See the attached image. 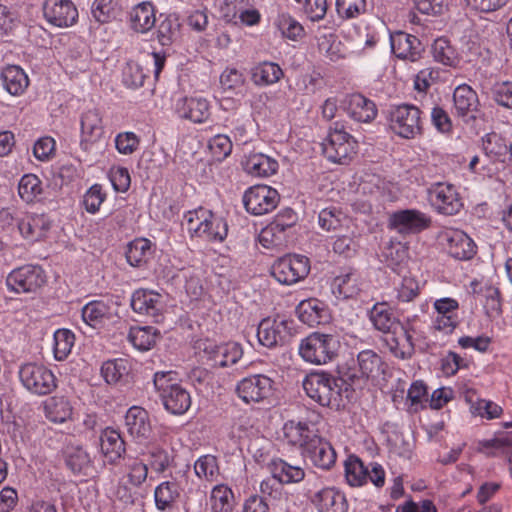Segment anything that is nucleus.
Masks as SVG:
<instances>
[{
    "label": "nucleus",
    "mask_w": 512,
    "mask_h": 512,
    "mask_svg": "<svg viewBox=\"0 0 512 512\" xmlns=\"http://www.w3.org/2000/svg\"><path fill=\"white\" fill-rule=\"evenodd\" d=\"M283 434L287 443L299 447L302 456L313 466L329 470L335 465L336 451L329 441L317 433L314 424L290 420L284 424Z\"/></svg>",
    "instance_id": "nucleus-1"
},
{
    "label": "nucleus",
    "mask_w": 512,
    "mask_h": 512,
    "mask_svg": "<svg viewBox=\"0 0 512 512\" xmlns=\"http://www.w3.org/2000/svg\"><path fill=\"white\" fill-rule=\"evenodd\" d=\"M345 382L330 373L320 371L307 374L302 382L306 395L322 407L338 410L344 406Z\"/></svg>",
    "instance_id": "nucleus-2"
},
{
    "label": "nucleus",
    "mask_w": 512,
    "mask_h": 512,
    "mask_svg": "<svg viewBox=\"0 0 512 512\" xmlns=\"http://www.w3.org/2000/svg\"><path fill=\"white\" fill-rule=\"evenodd\" d=\"M154 387L164 408L173 415H183L191 406L190 393L177 382V372L158 371L153 377Z\"/></svg>",
    "instance_id": "nucleus-3"
},
{
    "label": "nucleus",
    "mask_w": 512,
    "mask_h": 512,
    "mask_svg": "<svg viewBox=\"0 0 512 512\" xmlns=\"http://www.w3.org/2000/svg\"><path fill=\"white\" fill-rule=\"evenodd\" d=\"M340 347L336 335L313 332L302 339L299 354L306 362L323 365L336 359Z\"/></svg>",
    "instance_id": "nucleus-4"
},
{
    "label": "nucleus",
    "mask_w": 512,
    "mask_h": 512,
    "mask_svg": "<svg viewBox=\"0 0 512 512\" xmlns=\"http://www.w3.org/2000/svg\"><path fill=\"white\" fill-rule=\"evenodd\" d=\"M187 230L193 235L209 241H223L228 234L225 219L213 212L200 208L185 215Z\"/></svg>",
    "instance_id": "nucleus-5"
},
{
    "label": "nucleus",
    "mask_w": 512,
    "mask_h": 512,
    "mask_svg": "<svg viewBox=\"0 0 512 512\" xmlns=\"http://www.w3.org/2000/svg\"><path fill=\"white\" fill-rule=\"evenodd\" d=\"M357 142L354 138L344 131L343 126L335 127L330 130L327 139L322 143V151L326 158L338 164H348L356 154Z\"/></svg>",
    "instance_id": "nucleus-6"
},
{
    "label": "nucleus",
    "mask_w": 512,
    "mask_h": 512,
    "mask_svg": "<svg viewBox=\"0 0 512 512\" xmlns=\"http://www.w3.org/2000/svg\"><path fill=\"white\" fill-rule=\"evenodd\" d=\"M419 329L415 320L408 318L384 337V342L390 353L397 359H411L415 353V337Z\"/></svg>",
    "instance_id": "nucleus-7"
},
{
    "label": "nucleus",
    "mask_w": 512,
    "mask_h": 512,
    "mask_svg": "<svg viewBox=\"0 0 512 512\" xmlns=\"http://www.w3.org/2000/svg\"><path fill=\"white\" fill-rule=\"evenodd\" d=\"M389 126L398 136L413 139L422 134L421 111L411 104L392 107L389 112Z\"/></svg>",
    "instance_id": "nucleus-8"
},
{
    "label": "nucleus",
    "mask_w": 512,
    "mask_h": 512,
    "mask_svg": "<svg viewBox=\"0 0 512 512\" xmlns=\"http://www.w3.org/2000/svg\"><path fill=\"white\" fill-rule=\"evenodd\" d=\"M19 378L28 391L37 395H47L56 388L54 374L42 364H23L19 369Z\"/></svg>",
    "instance_id": "nucleus-9"
},
{
    "label": "nucleus",
    "mask_w": 512,
    "mask_h": 512,
    "mask_svg": "<svg viewBox=\"0 0 512 512\" xmlns=\"http://www.w3.org/2000/svg\"><path fill=\"white\" fill-rule=\"evenodd\" d=\"M310 271L309 259L303 255H286L271 267L272 276L281 284L292 285L304 279Z\"/></svg>",
    "instance_id": "nucleus-10"
},
{
    "label": "nucleus",
    "mask_w": 512,
    "mask_h": 512,
    "mask_svg": "<svg viewBox=\"0 0 512 512\" xmlns=\"http://www.w3.org/2000/svg\"><path fill=\"white\" fill-rule=\"evenodd\" d=\"M46 283L44 270L38 265H24L12 270L6 284L16 293H35Z\"/></svg>",
    "instance_id": "nucleus-11"
},
{
    "label": "nucleus",
    "mask_w": 512,
    "mask_h": 512,
    "mask_svg": "<svg viewBox=\"0 0 512 512\" xmlns=\"http://www.w3.org/2000/svg\"><path fill=\"white\" fill-rule=\"evenodd\" d=\"M275 382L264 374H254L240 380L235 392L246 404L260 403L273 395Z\"/></svg>",
    "instance_id": "nucleus-12"
},
{
    "label": "nucleus",
    "mask_w": 512,
    "mask_h": 512,
    "mask_svg": "<svg viewBox=\"0 0 512 512\" xmlns=\"http://www.w3.org/2000/svg\"><path fill=\"white\" fill-rule=\"evenodd\" d=\"M431 218L416 209H404L392 213L388 227L401 235L417 234L431 226Z\"/></svg>",
    "instance_id": "nucleus-13"
},
{
    "label": "nucleus",
    "mask_w": 512,
    "mask_h": 512,
    "mask_svg": "<svg viewBox=\"0 0 512 512\" xmlns=\"http://www.w3.org/2000/svg\"><path fill=\"white\" fill-rule=\"evenodd\" d=\"M280 196L276 189L266 185L250 187L243 195L246 211L253 215H263L275 209Z\"/></svg>",
    "instance_id": "nucleus-14"
},
{
    "label": "nucleus",
    "mask_w": 512,
    "mask_h": 512,
    "mask_svg": "<svg viewBox=\"0 0 512 512\" xmlns=\"http://www.w3.org/2000/svg\"><path fill=\"white\" fill-rule=\"evenodd\" d=\"M430 201L441 214L455 215L463 207L462 200L452 184L437 183L430 190Z\"/></svg>",
    "instance_id": "nucleus-15"
},
{
    "label": "nucleus",
    "mask_w": 512,
    "mask_h": 512,
    "mask_svg": "<svg viewBox=\"0 0 512 512\" xmlns=\"http://www.w3.org/2000/svg\"><path fill=\"white\" fill-rule=\"evenodd\" d=\"M43 14L50 24L60 28L72 26L78 18V10L71 0H46Z\"/></svg>",
    "instance_id": "nucleus-16"
},
{
    "label": "nucleus",
    "mask_w": 512,
    "mask_h": 512,
    "mask_svg": "<svg viewBox=\"0 0 512 512\" xmlns=\"http://www.w3.org/2000/svg\"><path fill=\"white\" fill-rule=\"evenodd\" d=\"M203 352L214 366L221 368L236 364L243 355L241 345L232 341L220 344L208 342L205 344Z\"/></svg>",
    "instance_id": "nucleus-17"
},
{
    "label": "nucleus",
    "mask_w": 512,
    "mask_h": 512,
    "mask_svg": "<svg viewBox=\"0 0 512 512\" xmlns=\"http://www.w3.org/2000/svg\"><path fill=\"white\" fill-rule=\"evenodd\" d=\"M390 43L393 54L399 59L416 62L422 57L424 47L414 35L398 31L391 34Z\"/></svg>",
    "instance_id": "nucleus-18"
},
{
    "label": "nucleus",
    "mask_w": 512,
    "mask_h": 512,
    "mask_svg": "<svg viewBox=\"0 0 512 512\" xmlns=\"http://www.w3.org/2000/svg\"><path fill=\"white\" fill-rule=\"evenodd\" d=\"M289 336L288 323L285 320L265 318L257 328L259 343L267 348L283 345Z\"/></svg>",
    "instance_id": "nucleus-19"
},
{
    "label": "nucleus",
    "mask_w": 512,
    "mask_h": 512,
    "mask_svg": "<svg viewBox=\"0 0 512 512\" xmlns=\"http://www.w3.org/2000/svg\"><path fill=\"white\" fill-rule=\"evenodd\" d=\"M447 242L448 254L457 260H469L476 254L474 241L463 231L448 230L442 236Z\"/></svg>",
    "instance_id": "nucleus-20"
},
{
    "label": "nucleus",
    "mask_w": 512,
    "mask_h": 512,
    "mask_svg": "<svg viewBox=\"0 0 512 512\" xmlns=\"http://www.w3.org/2000/svg\"><path fill=\"white\" fill-rule=\"evenodd\" d=\"M131 307L134 312L158 321L163 309L162 297L155 291L138 289L132 294Z\"/></svg>",
    "instance_id": "nucleus-21"
},
{
    "label": "nucleus",
    "mask_w": 512,
    "mask_h": 512,
    "mask_svg": "<svg viewBox=\"0 0 512 512\" xmlns=\"http://www.w3.org/2000/svg\"><path fill=\"white\" fill-rule=\"evenodd\" d=\"M81 141L80 146L84 151H89L92 144L96 143L104 133L101 113L98 109H89L81 115Z\"/></svg>",
    "instance_id": "nucleus-22"
},
{
    "label": "nucleus",
    "mask_w": 512,
    "mask_h": 512,
    "mask_svg": "<svg viewBox=\"0 0 512 512\" xmlns=\"http://www.w3.org/2000/svg\"><path fill=\"white\" fill-rule=\"evenodd\" d=\"M125 428L135 440L148 439L152 431L148 412L140 406L130 407L125 415Z\"/></svg>",
    "instance_id": "nucleus-23"
},
{
    "label": "nucleus",
    "mask_w": 512,
    "mask_h": 512,
    "mask_svg": "<svg viewBox=\"0 0 512 512\" xmlns=\"http://www.w3.org/2000/svg\"><path fill=\"white\" fill-rule=\"evenodd\" d=\"M454 108L465 122L476 119L479 100L476 92L467 84L456 87L453 93Z\"/></svg>",
    "instance_id": "nucleus-24"
},
{
    "label": "nucleus",
    "mask_w": 512,
    "mask_h": 512,
    "mask_svg": "<svg viewBox=\"0 0 512 512\" xmlns=\"http://www.w3.org/2000/svg\"><path fill=\"white\" fill-rule=\"evenodd\" d=\"M176 113L195 123H203L210 116L209 102L201 97H183L177 100Z\"/></svg>",
    "instance_id": "nucleus-25"
},
{
    "label": "nucleus",
    "mask_w": 512,
    "mask_h": 512,
    "mask_svg": "<svg viewBox=\"0 0 512 512\" xmlns=\"http://www.w3.org/2000/svg\"><path fill=\"white\" fill-rule=\"evenodd\" d=\"M345 109L353 120L362 123H370L378 113L376 104L360 93L347 96Z\"/></svg>",
    "instance_id": "nucleus-26"
},
{
    "label": "nucleus",
    "mask_w": 512,
    "mask_h": 512,
    "mask_svg": "<svg viewBox=\"0 0 512 512\" xmlns=\"http://www.w3.org/2000/svg\"><path fill=\"white\" fill-rule=\"evenodd\" d=\"M101 451L107 462L116 465L124 458L126 453V444L120 432L107 427L100 436Z\"/></svg>",
    "instance_id": "nucleus-27"
},
{
    "label": "nucleus",
    "mask_w": 512,
    "mask_h": 512,
    "mask_svg": "<svg viewBox=\"0 0 512 512\" xmlns=\"http://www.w3.org/2000/svg\"><path fill=\"white\" fill-rule=\"evenodd\" d=\"M51 220L46 214H26L18 222L22 236L30 241H39L46 237L51 228Z\"/></svg>",
    "instance_id": "nucleus-28"
},
{
    "label": "nucleus",
    "mask_w": 512,
    "mask_h": 512,
    "mask_svg": "<svg viewBox=\"0 0 512 512\" xmlns=\"http://www.w3.org/2000/svg\"><path fill=\"white\" fill-rule=\"evenodd\" d=\"M296 313L299 320L310 327L327 323L329 320L327 306L316 298L301 301L296 308Z\"/></svg>",
    "instance_id": "nucleus-29"
},
{
    "label": "nucleus",
    "mask_w": 512,
    "mask_h": 512,
    "mask_svg": "<svg viewBox=\"0 0 512 512\" xmlns=\"http://www.w3.org/2000/svg\"><path fill=\"white\" fill-rule=\"evenodd\" d=\"M331 289L338 299L355 297L361 291L360 275L351 268L344 269L333 279Z\"/></svg>",
    "instance_id": "nucleus-30"
},
{
    "label": "nucleus",
    "mask_w": 512,
    "mask_h": 512,
    "mask_svg": "<svg viewBox=\"0 0 512 512\" xmlns=\"http://www.w3.org/2000/svg\"><path fill=\"white\" fill-rule=\"evenodd\" d=\"M312 503L318 512H347L346 497L334 488H324L318 491L312 498Z\"/></svg>",
    "instance_id": "nucleus-31"
},
{
    "label": "nucleus",
    "mask_w": 512,
    "mask_h": 512,
    "mask_svg": "<svg viewBox=\"0 0 512 512\" xmlns=\"http://www.w3.org/2000/svg\"><path fill=\"white\" fill-rule=\"evenodd\" d=\"M385 370V364L380 355L375 351L367 349L358 353L357 355V372L359 375L354 377L361 379H376Z\"/></svg>",
    "instance_id": "nucleus-32"
},
{
    "label": "nucleus",
    "mask_w": 512,
    "mask_h": 512,
    "mask_svg": "<svg viewBox=\"0 0 512 512\" xmlns=\"http://www.w3.org/2000/svg\"><path fill=\"white\" fill-rule=\"evenodd\" d=\"M369 319L373 327L387 336L401 321L395 316L387 303H376L369 312Z\"/></svg>",
    "instance_id": "nucleus-33"
},
{
    "label": "nucleus",
    "mask_w": 512,
    "mask_h": 512,
    "mask_svg": "<svg viewBox=\"0 0 512 512\" xmlns=\"http://www.w3.org/2000/svg\"><path fill=\"white\" fill-rule=\"evenodd\" d=\"M66 467L73 474L87 475L92 466L89 453L80 445H67L63 451Z\"/></svg>",
    "instance_id": "nucleus-34"
},
{
    "label": "nucleus",
    "mask_w": 512,
    "mask_h": 512,
    "mask_svg": "<svg viewBox=\"0 0 512 512\" xmlns=\"http://www.w3.org/2000/svg\"><path fill=\"white\" fill-rule=\"evenodd\" d=\"M244 170L256 177H268L276 173L278 162L262 153H252L243 162Z\"/></svg>",
    "instance_id": "nucleus-35"
},
{
    "label": "nucleus",
    "mask_w": 512,
    "mask_h": 512,
    "mask_svg": "<svg viewBox=\"0 0 512 512\" xmlns=\"http://www.w3.org/2000/svg\"><path fill=\"white\" fill-rule=\"evenodd\" d=\"M269 469L273 477L282 484L299 483L305 478L302 467L291 465L281 458H275L269 463Z\"/></svg>",
    "instance_id": "nucleus-36"
},
{
    "label": "nucleus",
    "mask_w": 512,
    "mask_h": 512,
    "mask_svg": "<svg viewBox=\"0 0 512 512\" xmlns=\"http://www.w3.org/2000/svg\"><path fill=\"white\" fill-rule=\"evenodd\" d=\"M433 59L447 67L457 68L461 63V56L457 49L445 37L434 40L431 46Z\"/></svg>",
    "instance_id": "nucleus-37"
},
{
    "label": "nucleus",
    "mask_w": 512,
    "mask_h": 512,
    "mask_svg": "<svg viewBox=\"0 0 512 512\" xmlns=\"http://www.w3.org/2000/svg\"><path fill=\"white\" fill-rule=\"evenodd\" d=\"M155 22V9L150 2H142L130 12L131 27L136 32H148L154 27Z\"/></svg>",
    "instance_id": "nucleus-38"
},
{
    "label": "nucleus",
    "mask_w": 512,
    "mask_h": 512,
    "mask_svg": "<svg viewBox=\"0 0 512 512\" xmlns=\"http://www.w3.org/2000/svg\"><path fill=\"white\" fill-rule=\"evenodd\" d=\"M284 73L281 67L274 62L263 61L251 69V80L257 86H269L277 83Z\"/></svg>",
    "instance_id": "nucleus-39"
},
{
    "label": "nucleus",
    "mask_w": 512,
    "mask_h": 512,
    "mask_svg": "<svg viewBox=\"0 0 512 512\" xmlns=\"http://www.w3.org/2000/svg\"><path fill=\"white\" fill-rule=\"evenodd\" d=\"M1 79L7 92L15 96L22 94L29 84L25 72L15 65L4 68L1 73Z\"/></svg>",
    "instance_id": "nucleus-40"
},
{
    "label": "nucleus",
    "mask_w": 512,
    "mask_h": 512,
    "mask_svg": "<svg viewBox=\"0 0 512 512\" xmlns=\"http://www.w3.org/2000/svg\"><path fill=\"white\" fill-rule=\"evenodd\" d=\"M180 497V488L175 481H164L154 491L155 505L158 510L168 511L172 509Z\"/></svg>",
    "instance_id": "nucleus-41"
},
{
    "label": "nucleus",
    "mask_w": 512,
    "mask_h": 512,
    "mask_svg": "<svg viewBox=\"0 0 512 512\" xmlns=\"http://www.w3.org/2000/svg\"><path fill=\"white\" fill-rule=\"evenodd\" d=\"M151 242L145 238H138L130 242L126 250L127 262L133 267H141L152 256Z\"/></svg>",
    "instance_id": "nucleus-42"
},
{
    "label": "nucleus",
    "mask_w": 512,
    "mask_h": 512,
    "mask_svg": "<svg viewBox=\"0 0 512 512\" xmlns=\"http://www.w3.org/2000/svg\"><path fill=\"white\" fill-rule=\"evenodd\" d=\"M47 417L55 423H63L72 415V406L64 396H54L45 404Z\"/></svg>",
    "instance_id": "nucleus-43"
},
{
    "label": "nucleus",
    "mask_w": 512,
    "mask_h": 512,
    "mask_svg": "<svg viewBox=\"0 0 512 512\" xmlns=\"http://www.w3.org/2000/svg\"><path fill=\"white\" fill-rule=\"evenodd\" d=\"M368 467L362 460L350 455L345 461V478L350 486L358 487L367 482Z\"/></svg>",
    "instance_id": "nucleus-44"
},
{
    "label": "nucleus",
    "mask_w": 512,
    "mask_h": 512,
    "mask_svg": "<svg viewBox=\"0 0 512 512\" xmlns=\"http://www.w3.org/2000/svg\"><path fill=\"white\" fill-rule=\"evenodd\" d=\"M125 471L128 483L140 488L148 477V464L137 457H129L125 462Z\"/></svg>",
    "instance_id": "nucleus-45"
},
{
    "label": "nucleus",
    "mask_w": 512,
    "mask_h": 512,
    "mask_svg": "<svg viewBox=\"0 0 512 512\" xmlns=\"http://www.w3.org/2000/svg\"><path fill=\"white\" fill-rule=\"evenodd\" d=\"M129 370V363L125 359L108 360L101 366V375L107 384L114 385L121 382Z\"/></svg>",
    "instance_id": "nucleus-46"
},
{
    "label": "nucleus",
    "mask_w": 512,
    "mask_h": 512,
    "mask_svg": "<svg viewBox=\"0 0 512 512\" xmlns=\"http://www.w3.org/2000/svg\"><path fill=\"white\" fill-rule=\"evenodd\" d=\"M479 449L481 451L495 450L505 454L508 457L510 471L512 473V432L502 433L495 436L493 439L483 440L479 442Z\"/></svg>",
    "instance_id": "nucleus-47"
},
{
    "label": "nucleus",
    "mask_w": 512,
    "mask_h": 512,
    "mask_svg": "<svg viewBox=\"0 0 512 512\" xmlns=\"http://www.w3.org/2000/svg\"><path fill=\"white\" fill-rule=\"evenodd\" d=\"M111 307L103 301H91L82 308V318L90 326L95 327L103 319L110 318Z\"/></svg>",
    "instance_id": "nucleus-48"
},
{
    "label": "nucleus",
    "mask_w": 512,
    "mask_h": 512,
    "mask_svg": "<svg viewBox=\"0 0 512 512\" xmlns=\"http://www.w3.org/2000/svg\"><path fill=\"white\" fill-rule=\"evenodd\" d=\"M128 339L135 348L146 351L155 345L156 332L150 326L132 327L129 331Z\"/></svg>",
    "instance_id": "nucleus-49"
},
{
    "label": "nucleus",
    "mask_w": 512,
    "mask_h": 512,
    "mask_svg": "<svg viewBox=\"0 0 512 512\" xmlns=\"http://www.w3.org/2000/svg\"><path fill=\"white\" fill-rule=\"evenodd\" d=\"M18 193L21 199L27 203L35 201L42 194L41 180L34 174H25L20 179Z\"/></svg>",
    "instance_id": "nucleus-50"
},
{
    "label": "nucleus",
    "mask_w": 512,
    "mask_h": 512,
    "mask_svg": "<svg viewBox=\"0 0 512 512\" xmlns=\"http://www.w3.org/2000/svg\"><path fill=\"white\" fill-rule=\"evenodd\" d=\"M194 471L199 478L209 482L217 481L220 475L217 458L210 454L199 457L194 464Z\"/></svg>",
    "instance_id": "nucleus-51"
},
{
    "label": "nucleus",
    "mask_w": 512,
    "mask_h": 512,
    "mask_svg": "<svg viewBox=\"0 0 512 512\" xmlns=\"http://www.w3.org/2000/svg\"><path fill=\"white\" fill-rule=\"evenodd\" d=\"M407 401L409 402V412L417 413L425 408V404L429 401L427 386L421 380L413 382L407 392Z\"/></svg>",
    "instance_id": "nucleus-52"
},
{
    "label": "nucleus",
    "mask_w": 512,
    "mask_h": 512,
    "mask_svg": "<svg viewBox=\"0 0 512 512\" xmlns=\"http://www.w3.org/2000/svg\"><path fill=\"white\" fill-rule=\"evenodd\" d=\"M75 336L68 329H59L54 333V357L58 361L65 360L71 353Z\"/></svg>",
    "instance_id": "nucleus-53"
},
{
    "label": "nucleus",
    "mask_w": 512,
    "mask_h": 512,
    "mask_svg": "<svg viewBox=\"0 0 512 512\" xmlns=\"http://www.w3.org/2000/svg\"><path fill=\"white\" fill-rule=\"evenodd\" d=\"M180 23L174 15L166 16L157 28V39L162 46H168L177 38Z\"/></svg>",
    "instance_id": "nucleus-54"
},
{
    "label": "nucleus",
    "mask_w": 512,
    "mask_h": 512,
    "mask_svg": "<svg viewBox=\"0 0 512 512\" xmlns=\"http://www.w3.org/2000/svg\"><path fill=\"white\" fill-rule=\"evenodd\" d=\"M233 497V492L227 485H216L211 491L213 510L216 512H227L231 507Z\"/></svg>",
    "instance_id": "nucleus-55"
},
{
    "label": "nucleus",
    "mask_w": 512,
    "mask_h": 512,
    "mask_svg": "<svg viewBox=\"0 0 512 512\" xmlns=\"http://www.w3.org/2000/svg\"><path fill=\"white\" fill-rule=\"evenodd\" d=\"M276 25L281 31L282 35L291 40H296L302 37L304 34L302 25L286 13L278 15L276 19Z\"/></svg>",
    "instance_id": "nucleus-56"
},
{
    "label": "nucleus",
    "mask_w": 512,
    "mask_h": 512,
    "mask_svg": "<svg viewBox=\"0 0 512 512\" xmlns=\"http://www.w3.org/2000/svg\"><path fill=\"white\" fill-rule=\"evenodd\" d=\"M146 74L143 68L136 62L129 61L126 63L122 72V81L128 88L136 89L144 84Z\"/></svg>",
    "instance_id": "nucleus-57"
},
{
    "label": "nucleus",
    "mask_w": 512,
    "mask_h": 512,
    "mask_svg": "<svg viewBox=\"0 0 512 512\" xmlns=\"http://www.w3.org/2000/svg\"><path fill=\"white\" fill-rule=\"evenodd\" d=\"M483 149L489 156L500 157L509 152V145L502 135L492 132L483 138Z\"/></svg>",
    "instance_id": "nucleus-58"
},
{
    "label": "nucleus",
    "mask_w": 512,
    "mask_h": 512,
    "mask_svg": "<svg viewBox=\"0 0 512 512\" xmlns=\"http://www.w3.org/2000/svg\"><path fill=\"white\" fill-rule=\"evenodd\" d=\"M148 465L157 473L165 472L171 465L172 457L169 452L161 447H152L148 453Z\"/></svg>",
    "instance_id": "nucleus-59"
},
{
    "label": "nucleus",
    "mask_w": 512,
    "mask_h": 512,
    "mask_svg": "<svg viewBox=\"0 0 512 512\" xmlns=\"http://www.w3.org/2000/svg\"><path fill=\"white\" fill-rule=\"evenodd\" d=\"M106 199V193L103 192L100 184L92 185L83 196V205L87 212L95 214L99 211L101 204Z\"/></svg>",
    "instance_id": "nucleus-60"
},
{
    "label": "nucleus",
    "mask_w": 512,
    "mask_h": 512,
    "mask_svg": "<svg viewBox=\"0 0 512 512\" xmlns=\"http://www.w3.org/2000/svg\"><path fill=\"white\" fill-rule=\"evenodd\" d=\"M336 9L341 17L350 19L359 16L366 10L365 0H336Z\"/></svg>",
    "instance_id": "nucleus-61"
},
{
    "label": "nucleus",
    "mask_w": 512,
    "mask_h": 512,
    "mask_svg": "<svg viewBox=\"0 0 512 512\" xmlns=\"http://www.w3.org/2000/svg\"><path fill=\"white\" fill-rule=\"evenodd\" d=\"M259 242L265 248L283 246L286 242V235L281 233L272 223L264 228L259 235Z\"/></svg>",
    "instance_id": "nucleus-62"
},
{
    "label": "nucleus",
    "mask_w": 512,
    "mask_h": 512,
    "mask_svg": "<svg viewBox=\"0 0 512 512\" xmlns=\"http://www.w3.org/2000/svg\"><path fill=\"white\" fill-rule=\"evenodd\" d=\"M319 225L326 231H335L342 226V213L335 208H325L319 213Z\"/></svg>",
    "instance_id": "nucleus-63"
},
{
    "label": "nucleus",
    "mask_w": 512,
    "mask_h": 512,
    "mask_svg": "<svg viewBox=\"0 0 512 512\" xmlns=\"http://www.w3.org/2000/svg\"><path fill=\"white\" fill-rule=\"evenodd\" d=\"M493 100L503 107L512 109V82L496 83L491 90Z\"/></svg>",
    "instance_id": "nucleus-64"
}]
</instances>
